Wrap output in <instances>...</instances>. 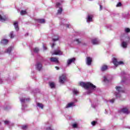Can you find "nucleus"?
<instances>
[{"mask_svg": "<svg viewBox=\"0 0 130 130\" xmlns=\"http://www.w3.org/2000/svg\"><path fill=\"white\" fill-rule=\"evenodd\" d=\"M79 85L81 87H83L84 89H87L88 90L87 94L92 93L93 91L96 90V86L93 85V84L90 82L85 83L82 82H80Z\"/></svg>", "mask_w": 130, "mask_h": 130, "instance_id": "f257e3e1", "label": "nucleus"}, {"mask_svg": "<svg viewBox=\"0 0 130 130\" xmlns=\"http://www.w3.org/2000/svg\"><path fill=\"white\" fill-rule=\"evenodd\" d=\"M116 90L118 92V93L115 92V95L117 98H120L121 95L120 93H124V89L123 88L120 86H116Z\"/></svg>", "mask_w": 130, "mask_h": 130, "instance_id": "f03ea898", "label": "nucleus"}, {"mask_svg": "<svg viewBox=\"0 0 130 130\" xmlns=\"http://www.w3.org/2000/svg\"><path fill=\"white\" fill-rule=\"evenodd\" d=\"M128 42H129V37H127L124 39V41L121 42V45L122 47H123V48H126L127 47V43H128Z\"/></svg>", "mask_w": 130, "mask_h": 130, "instance_id": "7ed1b4c3", "label": "nucleus"}, {"mask_svg": "<svg viewBox=\"0 0 130 130\" xmlns=\"http://www.w3.org/2000/svg\"><path fill=\"white\" fill-rule=\"evenodd\" d=\"M67 80V76L65 74H62L59 77V82L60 84H63Z\"/></svg>", "mask_w": 130, "mask_h": 130, "instance_id": "20e7f679", "label": "nucleus"}, {"mask_svg": "<svg viewBox=\"0 0 130 130\" xmlns=\"http://www.w3.org/2000/svg\"><path fill=\"white\" fill-rule=\"evenodd\" d=\"M113 63L114 64L115 67H117L118 66L124 64L123 62H122V61H118L117 59L115 58H113Z\"/></svg>", "mask_w": 130, "mask_h": 130, "instance_id": "39448f33", "label": "nucleus"}, {"mask_svg": "<svg viewBox=\"0 0 130 130\" xmlns=\"http://www.w3.org/2000/svg\"><path fill=\"white\" fill-rule=\"evenodd\" d=\"M62 52L59 49L55 50L53 53H52V55H61Z\"/></svg>", "mask_w": 130, "mask_h": 130, "instance_id": "423d86ee", "label": "nucleus"}, {"mask_svg": "<svg viewBox=\"0 0 130 130\" xmlns=\"http://www.w3.org/2000/svg\"><path fill=\"white\" fill-rule=\"evenodd\" d=\"M61 5V4H60V3H57L56 4V8H59V9L57 11V14H58L59 15H60V14H61V12H62V8L60 7Z\"/></svg>", "mask_w": 130, "mask_h": 130, "instance_id": "0eeeda50", "label": "nucleus"}, {"mask_svg": "<svg viewBox=\"0 0 130 130\" xmlns=\"http://www.w3.org/2000/svg\"><path fill=\"white\" fill-rule=\"evenodd\" d=\"M36 69L38 71H41L42 70V64L40 62H38L36 65Z\"/></svg>", "mask_w": 130, "mask_h": 130, "instance_id": "6e6552de", "label": "nucleus"}, {"mask_svg": "<svg viewBox=\"0 0 130 130\" xmlns=\"http://www.w3.org/2000/svg\"><path fill=\"white\" fill-rule=\"evenodd\" d=\"M92 58H91L90 57H86V62L87 66H91V64H92Z\"/></svg>", "mask_w": 130, "mask_h": 130, "instance_id": "1a4fd4ad", "label": "nucleus"}, {"mask_svg": "<svg viewBox=\"0 0 130 130\" xmlns=\"http://www.w3.org/2000/svg\"><path fill=\"white\" fill-rule=\"evenodd\" d=\"M75 60H76V58H72L71 59H69L67 60V66L69 67L70 66L71 63H73V62H75Z\"/></svg>", "mask_w": 130, "mask_h": 130, "instance_id": "9d476101", "label": "nucleus"}, {"mask_svg": "<svg viewBox=\"0 0 130 130\" xmlns=\"http://www.w3.org/2000/svg\"><path fill=\"white\" fill-rule=\"evenodd\" d=\"M121 112L122 113H125V114H128L129 113V111H128V109L126 108H123L121 110Z\"/></svg>", "mask_w": 130, "mask_h": 130, "instance_id": "9b49d317", "label": "nucleus"}, {"mask_svg": "<svg viewBox=\"0 0 130 130\" xmlns=\"http://www.w3.org/2000/svg\"><path fill=\"white\" fill-rule=\"evenodd\" d=\"M50 60L52 62H55V63H58V59L56 57H51Z\"/></svg>", "mask_w": 130, "mask_h": 130, "instance_id": "f8f14e48", "label": "nucleus"}, {"mask_svg": "<svg viewBox=\"0 0 130 130\" xmlns=\"http://www.w3.org/2000/svg\"><path fill=\"white\" fill-rule=\"evenodd\" d=\"M93 15H88L87 18V23H90V22H92L93 21Z\"/></svg>", "mask_w": 130, "mask_h": 130, "instance_id": "ddd939ff", "label": "nucleus"}, {"mask_svg": "<svg viewBox=\"0 0 130 130\" xmlns=\"http://www.w3.org/2000/svg\"><path fill=\"white\" fill-rule=\"evenodd\" d=\"M91 42L94 45H96V44H99V43H100V42L97 39L92 40Z\"/></svg>", "mask_w": 130, "mask_h": 130, "instance_id": "4468645a", "label": "nucleus"}, {"mask_svg": "<svg viewBox=\"0 0 130 130\" xmlns=\"http://www.w3.org/2000/svg\"><path fill=\"white\" fill-rule=\"evenodd\" d=\"M20 102L21 103H25L28 101H29V99H26L25 98H21L20 99Z\"/></svg>", "mask_w": 130, "mask_h": 130, "instance_id": "2eb2a0df", "label": "nucleus"}, {"mask_svg": "<svg viewBox=\"0 0 130 130\" xmlns=\"http://www.w3.org/2000/svg\"><path fill=\"white\" fill-rule=\"evenodd\" d=\"M72 106H75V103L74 102H71L69 103L66 106V108H70V107H72Z\"/></svg>", "mask_w": 130, "mask_h": 130, "instance_id": "dca6fc26", "label": "nucleus"}, {"mask_svg": "<svg viewBox=\"0 0 130 130\" xmlns=\"http://www.w3.org/2000/svg\"><path fill=\"white\" fill-rule=\"evenodd\" d=\"M66 20L63 19L61 21V25H65L67 27V28H70V25L69 24H66Z\"/></svg>", "mask_w": 130, "mask_h": 130, "instance_id": "f3484780", "label": "nucleus"}, {"mask_svg": "<svg viewBox=\"0 0 130 130\" xmlns=\"http://www.w3.org/2000/svg\"><path fill=\"white\" fill-rule=\"evenodd\" d=\"M49 85L51 89L55 88V83L54 82H50L49 83Z\"/></svg>", "mask_w": 130, "mask_h": 130, "instance_id": "a211bd4d", "label": "nucleus"}, {"mask_svg": "<svg viewBox=\"0 0 130 130\" xmlns=\"http://www.w3.org/2000/svg\"><path fill=\"white\" fill-rule=\"evenodd\" d=\"M7 20H8V17L6 16L3 17L0 15V21L4 22V21H7Z\"/></svg>", "mask_w": 130, "mask_h": 130, "instance_id": "6ab92c4d", "label": "nucleus"}, {"mask_svg": "<svg viewBox=\"0 0 130 130\" xmlns=\"http://www.w3.org/2000/svg\"><path fill=\"white\" fill-rule=\"evenodd\" d=\"M14 27L16 31H19V26H18V22H14Z\"/></svg>", "mask_w": 130, "mask_h": 130, "instance_id": "aec40b11", "label": "nucleus"}, {"mask_svg": "<svg viewBox=\"0 0 130 130\" xmlns=\"http://www.w3.org/2000/svg\"><path fill=\"white\" fill-rule=\"evenodd\" d=\"M107 69H108L107 66L104 65L102 67L101 71H102V72H104V71H106Z\"/></svg>", "mask_w": 130, "mask_h": 130, "instance_id": "412c9836", "label": "nucleus"}, {"mask_svg": "<svg viewBox=\"0 0 130 130\" xmlns=\"http://www.w3.org/2000/svg\"><path fill=\"white\" fill-rule=\"evenodd\" d=\"M37 105L38 107H39V108H41V109H43V107H44L43 104H42L41 103H38L37 104Z\"/></svg>", "mask_w": 130, "mask_h": 130, "instance_id": "4be33fe9", "label": "nucleus"}, {"mask_svg": "<svg viewBox=\"0 0 130 130\" xmlns=\"http://www.w3.org/2000/svg\"><path fill=\"white\" fill-rule=\"evenodd\" d=\"M8 42H9V41L6 39H4L1 41V43H2V44H8Z\"/></svg>", "mask_w": 130, "mask_h": 130, "instance_id": "5701e85b", "label": "nucleus"}, {"mask_svg": "<svg viewBox=\"0 0 130 130\" xmlns=\"http://www.w3.org/2000/svg\"><path fill=\"white\" fill-rule=\"evenodd\" d=\"M38 23H40V24H44L45 23V19H38Z\"/></svg>", "mask_w": 130, "mask_h": 130, "instance_id": "b1692460", "label": "nucleus"}, {"mask_svg": "<svg viewBox=\"0 0 130 130\" xmlns=\"http://www.w3.org/2000/svg\"><path fill=\"white\" fill-rule=\"evenodd\" d=\"M11 51H12V48L10 47L8 48L6 51H5V53H11Z\"/></svg>", "mask_w": 130, "mask_h": 130, "instance_id": "393cba45", "label": "nucleus"}, {"mask_svg": "<svg viewBox=\"0 0 130 130\" xmlns=\"http://www.w3.org/2000/svg\"><path fill=\"white\" fill-rule=\"evenodd\" d=\"M74 41H75L76 42H77V43H78V44H80V43H82V41H81V39H76Z\"/></svg>", "mask_w": 130, "mask_h": 130, "instance_id": "a878e982", "label": "nucleus"}, {"mask_svg": "<svg viewBox=\"0 0 130 130\" xmlns=\"http://www.w3.org/2000/svg\"><path fill=\"white\" fill-rule=\"evenodd\" d=\"M73 92L74 95H78L79 94V91L77 89H73Z\"/></svg>", "mask_w": 130, "mask_h": 130, "instance_id": "bb28decb", "label": "nucleus"}, {"mask_svg": "<svg viewBox=\"0 0 130 130\" xmlns=\"http://www.w3.org/2000/svg\"><path fill=\"white\" fill-rule=\"evenodd\" d=\"M34 51L35 53H38L39 52V49L38 48H34Z\"/></svg>", "mask_w": 130, "mask_h": 130, "instance_id": "cd10ccee", "label": "nucleus"}, {"mask_svg": "<svg viewBox=\"0 0 130 130\" xmlns=\"http://www.w3.org/2000/svg\"><path fill=\"white\" fill-rule=\"evenodd\" d=\"M26 14H27V12H26V11L22 10L20 12V15H21L22 16H23V15H26Z\"/></svg>", "mask_w": 130, "mask_h": 130, "instance_id": "c85d7f7f", "label": "nucleus"}, {"mask_svg": "<svg viewBox=\"0 0 130 130\" xmlns=\"http://www.w3.org/2000/svg\"><path fill=\"white\" fill-rule=\"evenodd\" d=\"M58 39H59L58 36H56L55 38H53V41H57Z\"/></svg>", "mask_w": 130, "mask_h": 130, "instance_id": "c756f323", "label": "nucleus"}, {"mask_svg": "<svg viewBox=\"0 0 130 130\" xmlns=\"http://www.w3.org/2000/svg\"><path fill=\"white\" fill-rule=\"evenodd\" d=\"M72 126L73 127H74V128H77V127H78V124L77 123H74L72 124Z\"/></svg>", "mask_w": 130, "mask_h": 130, "instance_id": "7c9ffc66", "label": "nucleus"}, {"mask_svg": "<svg viewBox=\"0 0 130 130\" xmlns=\"http://www.w3.org/2000/svg\"><path fill=\"white\" fill-rule=\"evenodd\" d=\"M10 37H11V38H14V32L13 31H11L10 32Z\"/></svg>", "mask_w": 130, "mask_h": 130, "instance_id": "2f4dec72", "label": "nucleus"}, {"mask_svg": "<svg viewBox=\"0 0 130 130\" xmlns=\"http://www.w3.org/2000/svg\"><path fill=\"white\" fill-rule=\"evenodd\" d=\"M130 31V29L128 28H125V32L128 33Z\"/></svg>", "mask_w": 130, "mask_h": 130, "instance_id": "473e14b6", "label": "nucleus"}, {"mask_svg": "<svg viewBox=\"0 0 130 130\" xmlns=\"http://www.w3.org/2000/svg\"><path fill=\"white\" fill-rule=\"evenodd\" d=\"M21 128L22 129H27V125H25L22 126Z\"/></svg>", "mask_w": 130, "mask_h": 130, "instance_id": "72a5a7b5", "label": "nucleus"}, {"mask_svg": "<svg viewBox=\"0 0 130 130\" xmlns=\"http://www.w3.org/2000/svg\"><path fill=\"white\" fill-rule=\"evenodd\" d=\"M104 82H108V80L107 79V77L106 76L104 77Z\"/></svg>", "mask_w": 130, "mask_h": 130, "instance_id": "f704fd0d", "label": "nucleus"}, {"mask_svg": "<svg viewBox=\"0 0 130 130\" xmlns=\"http://www.w3.org/2000/svg\"><path fill=\"white\" fill-rule=\"evenodd\" d=\"M4 123L5 124H9V123H10V121L8 120L4 121Z\"/></svg>", "mask_w": 130, "mask_h": 130, "instance_id": "c9c22d12", "label": "nucleus"}, {"mask_svg": "<svg viewBox=\"0 0 130 130\" xmlns=\"http://www.w3.org/2000/svg\"><path fill=\"white\" fill-rule=\"evenodd\" d=\"M115 101V100L114 99H112V100H110V102H111V103H114Z\"/></svg>", "mask_w": 130, "mask_h": 130, "instance_id": "e433bc0d", "label": "nucleus"}, {"mask_svg": "<svg viewBox=\"0 0 130 130\" xmlns=\"http://www.w3.org/2000/svg\"><path fill=\"white\" fill-rule=\"evenodd\" d=\"M116 7H121V3H118L117 5H116Z\"/></svg>", "mask_w": 130, "mask_h": 130, "instance_id": "4c0bfd02", "label": "nucleus"}, {"mask_svg": "<svg viewBox=\"0 0 130 130\" xmlns=\"http://www.w3.org/2000/svg\"><path fill=\"white\" fill-rule=\"evenodd\" d=\"M95 124H96V122L95 121L91 122V124L92 125H95Z\"/></svg>", "mask_w": 130, "mask_h": 130, "instance_id": "58836bf2", "label": "nucleus"}, {"mask_svg": "<svg viewBox=\"0 0 130 130\" xmlns=\"http://www.w3.org/2000/svg\"><path fill=\"white\" fill-rule=\"evenodd\" d=\"M44 48V50H46V49H47V48H46V47L44 46L43 47Z\"/></svg>", "mask_w": 130, "mask_h": 130, "instance_id": "ea45409f", "label": "nucleus"}, {"mask_svg": "<svg viewBox=\"0 0 130 130\" xmlns=\"http://www.w3.org/2000/svg\"><path fill=\"white\" fill-rule=\"evenodd\" d=\"M100 11H101V10H102V6L100 5Z\"/></svg>", "mask_w": 130, "mask_h": 130, "instance_id": "a19ab883", "label": "nucleus"}, {"mask_svg": "<svg viewBox=\"0 0 130 130\" xmlns=\"http://www.w3.org/2000/svg\"><path fill=\"white\" fill-rule=\"evenodd\" d=\"M54 46H55V44L53 43L52 45V48L54 47Z\"/></svg>", "mask_w": 130, "mask_h": 130, "instance_id": "79ce46f5", "label": "nucleus"}, {"mask_svg": "<svg viewBox=\"0 0 130 130\" xmlns=\"http://www.w3.org/2000/svg\"><path fill=\"white\" fill-rule=\"evenodd\" d=\"M55 68H56L57 70H59V68H58V67H56Z\"/></svg>", "mask_w": 130, "mask_h": 130, "instance_id": "37998d69", "label": "nucleus"}, {"mask_svg": "<svg viewBox=\"0 0 130 130\" xmlns=\"http://www.w3.org/2000/svg\"><path fill=\"white\" fill-rule=\"evenodd\" d=\"M22 110L24 109V106H22Z\"/></svg>", "mask_w": 130, "mask_h": 130, "instance_id": "c03bdc74", "label": "nucleus"}, {"mask_svg": "<svg viewBox=\"0 0 130 130\" xmlns=\"http://www.w3.org/2000/svg\"><path fill=\"white\" fill-rule=\"evenodd\" d=\"M1 124H2V123L0 122V125H1Z\"/></svg>", "mask_w": 130, "mask_h": 130, "instance_id": "a18cd8bd", "label": "nucleus"}]
</instances>
